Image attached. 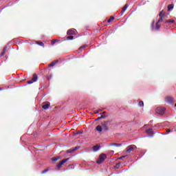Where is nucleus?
I'll return each instance as SVG.
<instances>
[{
    "mask_svg": "<svg viewBox=\"0 0 176 176\" xmlns=\"http://www.w3.org/2000/svg\"><path fill=\"white\" fill-rule=\"evenodd\" d=\"M105 159H107V155L101 154L99 156L98 161L96 162L97 164H101V163H104V162H105Z\"/></svg>",
    "mask_w": 176,
    "mask_h": 176,
    "instance_id": "nucleus-1",
    "label": "nucleus"
},
{
    "mask_svg": "<svg viewBox=\"0 0 176 176\" xmlns=\"http://www.w3.org/2000/svg\"><path fill=\"white\" fill-rule=\"evenodd\" d=\"M156 113L158 115H164L166 109L164 107H157L155 110Z\"/></svg>",
    "mask_w": 176,
    "mask_h": 176,
    "instance_id": "nucleus-2",
    "label": "nucleus"
},
{
    "mask_svg": "<svg viewBox=\"0 0 176 176\" xmlns=\"http://www.w3.org/2000/svg\"><path fill=\"white\" fill-rule=\"evenodd\" d=\"M134 149H137V146L135 145H130L126 147V153H131Z\"/></svg>",
    "mask_w": 176,
    "mask_h": 176,
    "instance_id": "nucleus-3",
    "label": "nucleus"
},
{
    "mask_svg": "<svg viewBox=\"0 0 176 176\" xmlns=\"http://www.w3.org/2000/svg\"><path fill=\"white\" fill-rule=\"evenodd\" d=\"M69 160V158H66L63 160L62 161H60L58 164L56 165V168H58V170H60V168H61V166H63V164H64V163H67V162H68Z\"/></svg>",
    "mask_w": 176,
    "mask_h": 176,
    "instance_id": "nucleus-4",
    "label": "nucleus"
},
{
    "mask_svg": "<svg viewBox=\"0 0 176 176\" xmlns=\"http://www.w3.org/2000/svg\"><path fill=\"white\" fill-rule=\"evenodd\" d=\"M38 80V76L36 74H34L32 80H28L27 82L28 85H32V83L36 82Z\"/></svg>",
    "mask_w": 176,
    "mask_h": 176,
    "instance_id": "nucleus-5",
    "label": "nucleus"
},
{
    "mask_svg": "<svg viewBox=\"0 0 176 176\" xmlns=\"http://www.w3.org/2000/svg\"><path fill=\"white\" fill-rule=\"evenodd\" d=\"M154 25H155V21L153 22V24L151 25L152 31H157L161 27L160 24L158 22H157L155 28L154 27Z\"/></svg>",
    "mask_w": 176,
    "mask_h": 176,
    "instance_id": "nucleus-6",
    "label": "nucleus"
},
{
    "mask_svg": "<svg viewBox=\"0 0 176 176\" xmlns=\"http://www.w3.org/2000/svg\"><path fill=\"white\" fill-rule=\"evenodd\" d=\"M159 16L160 17V19L157 21V23H163V21H164V12L161 11L159 14Z\"/></svg>",
    "mask_w": 176,
    "mask_h": 176,
    "instance_id": "nucleus-7",
    "label": "nucleus"
},
{
    "mask_svg": "<svg viewBox=\"0 0 176 176\" xmlns=\"http://www.w3.org/2000/svg\"><path fill=\"white\" fill-rule=\"evenodd\" d=\"M76 32H78L76 31V29H70L67 31V34L68 35H75V34H76Z\"/></svg>",
    "mask_w": 176,
    "mask_h": 176,
    "instance_id": "nucleus-8",
    "label": "nucleus"
},
{
    "mask_svg": "<svg viewBox=\"0 0 176 176\" xmlns=\"http://www.w3.org/2000/svg\"><path fill=\"white\" fill-rule=\"evenodd\" d=\"M146 134H148V137H153V131L152 129H148L146 131Z\"/></svg>",
    "mask_w": 176,
    "mask_h": 176,
    "instance_id": "nucleus-9",
    "label": "nucleus"
},
{
    "mask_svg": "<svg viewBox=\"0 0 176 176\" xmlns=\"http://www.w3.org/2000/svg\"><path fill=\"white\" fill-rule=\"evenodd\" d=\"M165 101L168 104H173V102H174V99L171 97H166Z\"/></svg>",
    "mask_w": 176,
    "mask_h": 176,
    "instance_id": "nucleus-10",
    "label": "nucleus"
},
{
    "mask_svg": "<svg viewBox=\"0 0 176 176\" xmlns=\"http://www.w3.org/2000/svg\"><path fill=\"white\" fill-rule=\"evenodd\" d=\"M102 129H103V130H108V121L102 124Z\"/></svg>",
    "mask_w": 176,
    "mask_h": 176,
    "instance_id": "nucleus-11",
    "label": "nucleus"
},
{
    "mask_svg": "<svg viewBox=\"0 0 176 176\" xmlns=\"http://www.w3.org/2000/svg\"><path fill=\"white\" fill-rule=\"evenodd\" d=\"M79 148L78 147H74V148H70L69 150H67V153H74V152H75V151H78Z\"/></svg>",
    "mask_w": 176,
    "mask_h": 176,
    "instance_id": "nucleus-12",
    "label": "nucleus"
},
{
    "mask_svg": "<svg viewBox=\"0 0 176 176\" xmlns=\"http://www.w3.org/2000/svg\"><path fill=\"white\" fill-rule=\"evenodd\" d=\"M127 8H129V5H125L121 11V14H124V13L127 10Z\"/></svg>",
    "mask_w": 176,
    "mask_h": 176,
    "instance_id": "nucleus-13",
    "label": "nucleus"
},
{
    "mask_svg": "<svg viewBox=\"0 0 176 176\" xmlns=\"http://www.w3.org/2000/svg\"><path fill=\"white\" fill-rule=\"evenodd\" d=\"M97 131H99V133H101L102 131V126L101 125H98L96 126Z\"/></svg>",
    "mask_w": 176,
    "mask_h": 176,
    "instance_id": "nucleus-14",
    "label": "nucleus"
},
{
    "mask_svg": "<svg viewBox=\"0 0 176 176\" xmlns=\"http://www.w3.org/2000/svg\"><path fill=\"white\" fill-rule=\"evenodd\" d=\"M58 63V60H54L49 65V67H54V65H56V64H57Z\"/></svg>",
    "mask_w": 176,
    "mask_h": 176,
    "instance_id": "nucleus-15",
    "label": "nucleus"
},
{
    "mask_svg": "<svg viewBox=\"0 0 176 176\" xmlns=\"http://www.w3.org/2000/svg\"><path fill=\"white\" fill-rule=\"evenodd\" d=\"M60 156H56V157H54L52 159V162H57V160H60Z\"/></svg>",
    "mask_w": 176,
    "mask_h": 176,
    "instance_id": "nucleus-16",
    "label": "nucleus"
},
{
    "mask_svg": "<svg viewBox=\"0 0 176 176\" xmlns=\"http://www.w3.org/2000/svg\"><path fill=\"white\" fill-rule=\"evenodd\" d=\"M93 149L94 152H97L98 151H100V147L98 146H94Z\"/></svg>",
    "mask_w": 176,
    "mask_h": 176,
    "instance_id": "nucleus-17",
    "label": "nucleus"
},
{
    "mask_svg": "<svg viewBox=\"0 0 176 176\" xmlns=\"http://www.w3.org/2000/svg\"><path fill=\"white\" fill-rule=\"evenodd\" d=\"M50 106V104H45L43 105V109H49Z\"/></svg>",
    "mask_w": 176,
    "mask_h": 176,
    "instance_id": "nucleus-18",
    "label": "nucleus"
},
{
    "mask_svg": "<svg viewBox=\"0 0 176 176\" xmlns=\"http://www.w3.org/2000/svg\"><path fill=\"white\" fill-rule=\"evenodd\" d=\"M171 9H174V4H170L168 6V10H171Z\"/></svg>",
    "mask_w": 176,
    "mask_h": 176,
    "instance_id": "nucleus-19",
    "label": "nucleus"
},
{
    "mask_svg": "<svg viewBox=\"0 0 176 176\" xmlns=\"http://www.w3.org/2000/svg\"><path fill=\"white\" fill-rule=\"evenodd\" d=\"M7 49H8L7 47H5V48L3 49V52H2L1 54V57L3 56H5V53H6V50H7Z\"/></svg>",
    "mask_w": 176,
    "mask_h": 176,
    "instance_id": "nucleus-20",
    "label": "nucleus"
},
{
    "mask_svg": "<svg viewBox=\"0 0 176 176\" xmlns=\"http://www.w3.org/2000/svg\"><path fill=\"white\" fill-rule=\"evenodd\" d=\"M115 20V17L111 16L110 19L107 21L108 23H111V21H113Z\"/></svg>",
    "mask_w": 176,
    "mask_h": 176,
    "instance_id": "nucleus-21",
    "label": "nucleus"
},
{
    "mask_svg": "<svg viewBox=\"0 0 176 176\" xmlns=\"http://www.w3.org/2000/svg\"><path fill=\"white\" fill-rule=\"evenodd\" d=\"M67 39L68 41H73L74 40V36H67Z\"/></svg>",
    "mask_w": 176,
    "mask_h": 176,
    "instance_id": "nucleus-22",
    "label": "nucleus"
},
{
    "mask_svg": "<svg viewBox=\"0 0 176 176\" xmlns=\"http://www.w3.org/2000/svg\"><path fill=\"white\" fill-rule=\"evenodd\" d=\"M111 146H120V144H118L116 143H113L110 144Z\"/></svg>",
    "mask_w": 176,
    "mask_h": 176,
    "instance_id": "nucleus-23",
    "label": "nucleus"
},
{
    "mask_svg": "<svg viewBox=\"0 0 176 176\" xmlns=\"http://www.w3.org/2000/svg\"><path fill=\"white\" fill-rule=\"evenodd\" d=\"M166 23H175V21L174 20H168V21H166Z\"/></svg>",
    "mask_w": 176,
    "mask_h": 176,
    "instance_id": "nucleus-24",
    "label": "nucleus"
},
{
    "mask_svg": "<svg viewBox=\"0 0 176 176\" xmlns=\"http://www.w3.org/2000/svg\"><path fill=\"white\" fill-rule=\"evenodd\" d=\"M171 131V130L170 129H166V133H162L163 135H166V134H168Z\"/></svg>",
    "mask_w": 176,
    "mask_h": 176,
    "instance_id": "nucleus-25",
    "label": "nucleus"
},
{
    "mask_svg": "<svg viewBox=\"0 0 176 176\" xmlns=\"http://www.w3.org/2000/svg\"><path fill=\"white\" fill-rule=\"evenodd\" d=\"M139 107H144V102L142 101L139 102Z\"/></svg>",
    "mask_w": 176,
    "mask_h": 176,
    "instance_id": "nucleus-26",
    "label": "nucleus"
},
{
    "mask_svg": "<svg viewBox=\"0 0 176 176\" xmlns=\"http://www.w3.org/2000/svg\"><path fill=\"white\" fill-rule=\"evenodd\" d=\"M37 45H38L39 46H45V44H43V43L42 42L37 43Z\"/></svg>",
    "mask_w": 176,
    "mask_h": 176,
    "instance_id": "nucleus-27",
    "label": "nucleus"
},
{
    "mask_svg": "<svg viewBox=\"0 0 176 176\" xmlns=\"http://www.w3.org/2000/svg\"><path fill=\"white\" fill-rule=\"evenodd\" d=\"M104 118H105V116H102L98 118L97 120H100V119H104Z\"/></svg>",
    "mask_w": 176,
    "mask_h": 176,
    "instance_id": "nucleus-28",
    "label": "nucleus"
},
{
    "mask_svg": "<svg viewBox=\"0 0 176 176\" xmlns=\"http://www.w3.org/2000/svg\"><path fill=\"white\" fill-rule=\"evenodd\" d=\"M124 157H126V155H123V156L119 157L118 159H119L120 160H122V159H124Z\"/></svg>",
    "mask_w": 176,
    "mask_h": 176,
    "instance_id": "nucleus-29",
    "label": "nucleus"
},
{
    "mask_svg": "<svg viewBox=\"0 0 176 176\" xmlns=\"http://www.w3.org/2000/svg\"><path fill=\"white\" fill-rule=\"evenodd\" d=\"M58 40H54L53 41H52V45H54V43H56V42H57Z\"/></svg>",
    "mask_w": 176,
    "mask_h": 176,
    "instance_id": "nucleus-30",
    "label": "nucleus"
},
{
    "mask_svg": "<svg viewBox=\"0 0 176 176\" xmlns=\"http://www.w3.org/2000/svg\"><path fill=\"white\" fill-rule=\"evenodd\" d=\"M47 171V169L43 170L41 172V174H46V172Z\"/></svg>",
    "mask_w": 176,
    "mask_h": 176,
    "instance_id": "nucleus-31",
    "label": "nucleus"
},
{
    "mask_svg": "<svg viewBox=\"0 0 176 176\" xmlns=\"http://www.w3.org/2000/svg\"><path fill=\"white\" fill-rule=\"evenodd\" d=\"M85 47H86V45H84V46L80 47V48H79V50H82V49H85Z\"/></svg>",
    "mask_w": 176,
    "mask_h": 176,
    "instance_id": "nucleus-32",
    "label": "nucleus"
},
{
    "mask_svg": "<svg viewBox=\"0 0 176 176\" xmlns=\"http://www.w3.org/2000/svg\"><path fill=\"white\" fill-rule=\"evenodd\" d=\"M155 127H160V124H156Z\"/></svg>",
    "mask_w": 176,
    "mask_h": 176,
    "instance_id": "nucleus-33",
    "label": "nucleus"
},
{
    "mask_svg": "<svg viewBox=\"0 0 176 176\" xmlns=\"http://www.w3.org/2000/svg\"><path fill=\"white\" fill-rule=\"evenodd\" d=\"M95 113H98V111H95Z\"/></svg>",
    "mask_w": 176,
    "mask_h": 176,
    "instance_id": "nucleus-34",
    "label": "nucleus"
},
{
    "mask_svg": "<svg viewBox=\"0 0 176 176\" xmlns=\"http://www.w3.org/2000/svg\"><path fill=\"white\" fill-rule=\"evenodd\" d=\"M1 90H2V88H0V91H1Z\"/></svg>",
    "mask_w": 176,
    "mask_h": 176,
    "instance_id": "nucleus-35",
    "label": "nucleus"
},
{
    "mask_svg": "<svg viewBox=\"0 0 176 176\" xmlns=\"http://www.w3.org/2000/svg\"><path fill=\"white\" fill-rule=\"evenodd\" d=\"M175 107H176V104H175Z\"/></svg>",
    "mask_w": 176,
    "mask_h": 176,
    "instance_id": "nucleus-36",
    "label": "nucleus"
}]
</instances>
